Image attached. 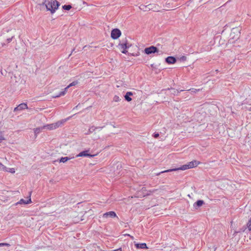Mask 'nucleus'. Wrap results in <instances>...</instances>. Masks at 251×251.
<instances>
[{
	"instance_id": "f257e3e1",
	"label": "nucleus",
	"mask_w": 251,
	"mask_h": 251,
	"mask_svg": "<svg viewBox=\"0 0 251 251\" xmlns=\"http://www.w3.org/2000/svg\"><path fill=\"white\" fill-rule=\"evenodd\" d=\"M200 163V162L197 161L196 160H193L190 162H189L187 164H185L181 166L179 168L169 169L165 171H162L156 174L157 176L160 175L161 174L167 172H171L173 171H177V170H185L188 169L193 168L196 167L198 166V165Z\"/></svg>"
},
{
	"instance_id": "f03ea898",
	"label": "nucleus",
	"mask_w": 251,
	"mask_h": 251,
	"mask_svg": "<svg viewBox=\"0 0 251 251\" xmlns=\"http://www.w3.org/2000/svg\"><path fill=\"white\" fill-rule=\"evenodd\" d=\"M43 5H45L47 10L52 14L57 9L60 4L56 0H45Z\"/></svg>"
},
{
	"instance_id": "7ed1b4c3",
	"label": "nucleus",
	"mask_w": 251,
	"mask_h": 251,
	"mask_svg": "<svg viewBox=\"0 0 251 251\" xmlns=\"http://www.w3.org/2000/svg\"><path fill=\"white\" fill-rule=\"evenodd\" d=\"M131 45L127 43L126 39L120 42L118 45L119 49L123 53L126 54L127 52V49H128Z\"/></svg>"
},
{
	"instance_id": "20e7f679",
	"label": "nucleus",
	"mask_w": 251,
	"mask_h": 251,
	"mask_svg": "<svg viewBox=\"0 0 251 251\" xmlns=\"http://www.w3.org/2000/svg\"><path fill=\"white\" fill-rule=\"evenodd\" d=\"M139 8L144 11H148L150 10H152L153 11H159L156 6L153 4H150L148 5H141Z\"/></svg>"
},
{
	"instance_id": "39448f33",
	"label": "nucleus",
	"mask_w": 251,
	"mask_h": 251,
	"mask_svg": "<svg viewBox=\"0 0 251 251\" xmlns=\"http://www.w3.org/2000/svg\"><path fill=\"white\" fill-rule=\"evenodd\" d=\"M158 51V49L156 47L153 46L145 48L144 50L145 53L147 54H150L153 53L157 52Z\"/></svg>"
},
{
	"instance_id": "423d86ee",
	"label": "nucleus",
	"mask_w": 251,
	"mask_h": 251,
	"mask_svg": "<svg viewBox=\"0 0 251 251\" xmlns=\"http://www.w3.org/2000/svg\"><path fill=\"white\" fill-rule=\"evenodd\" d=\"M121 35V32L120 29L118 28L113 29L111 31V37L113 39H118Z\"/></svg>"
},
{
	"instance_id": "0eeeda50",
	"label": "nucleus",
	"mask_w": 251,
	"mask_h": 251,
	"mask_svg": "<svg viewBox=\"0 0 251 251\" xmlns=\"http://www.w3.org/2000/svg\"><path fill=\"white\" fill-rule=\"evenodd\" d=\"M230 36L233 39L237 40L240 36V31L238 28H233Z\"/></svg>"
},
{
	"instance_id": "6e6552de",
	"label": "nucleus",
	"mask_w": 251,
	"mask_h": 251,
	"mask_svg": "<svg viewBox=\"0 0 251 251\" xmlns=\"http://www.w3.org/2000/svg\"><path fill=\"white\" fill-rule=\"evenodd\" d=\"M102 217L104 218H107L108 217H110V218L117 217V218H118V217L117 216L116 213L114 211H110V212H106L103 214Z\"/></svg>"
},
{
	"instance_id": "1a4fd4ad",
	"label": "nucleus",
	"mask_w": 251,
	"mask_h": 251,
	"mask_svg": "<svg viewBox=\"0 0 251 251\" xmlns=\"http://www.w3.org/2000/svg\"><path fill=\"white\" fill-rule=\"evenodd\" d=\"M89 150H86L80 152L79 154L76 155V157H94L95 155H91L88 152Z\"/></svg>"
},
{
	"instance_id": "9d476101",
	"label": "nucleus",
	"mask_w": 251,
	"mask_h": 251,
	"mask_svg": "<svg viewBox=\"0 0 251 251\" xmlns=\"http://www.w3.org/2000/svg\"><path fill=\"white\" fill-rule=\"evenodd\" d=\"M28 107L27 104L25 103H22L20 104L18 106L15 107L14 109V111H17L19 110H22L23 109H27Z\"/></svg>"
},
{
	"instance_id": "9b49d317",
	"label": "nucleus",
	"mask_w": 251,
	"mask_h": 251,
	"mask_svg": "<svg viewBox=\"0 0 251 251\" xmlns=\"http://www.w3.org/2000/svg\"><path fill=\"white\" fill-rule=\"evenodd\" d=\"M30 202H31V200L30 197L29 196V198L27 200H25L23 199H21L18 202H17L16 203V205H18L19 204H26L30 203Z\"/></svg>"
},
{
	"instance_id": "f8f14e48",
	"label": "nucleus",
	"mask_w": 251,
	"mask_h": 251,
	"mask_svg": "<svg viewBox=\"0 0 251 251\" xmlns=\"http://www.w3.org/2000/svg\"><path fill=\"white\" fill-rule=\"evenodd\" d=\"M166 62L170 64H174L176 62V59L173 56H168L165 59Z\"/></svg>"
},
{
	"instance_id": "ddd939ff",
	"label": "nucleus",
	"mask_w": 251,
	"mask_h": 251,
	"mask_svg": "<svg viewBox=\"0 0 251 251\" xmlns=\"http://www.w3.org/2000/svg\"><path fill=\"white\" fill-rule=\"evenodd\" d=\"M204 203V201L202 200H198L196 202H195L193 204L194 207L195 208H198V207L202 205Z\"/></svg>"
},
{
	"instance_id": "4468645a",
	"label": "nucleus",
	"mask_w": 251,
	"mask_h": 251,
	"mask_svg": "<svg viewBox=\"0 0 251 251\" xmlns=\"http://www.w3.org/2000/svg\"><path fill=\"white\" fill-rule=\"evenodd\" d=\"M132 95L133 93L131 92H127L124 96L125 100L127 101H130L132 100V99L130 96Z\"/></svg>"
},
{
	"instance_id": "2eb2a0df",
	"label": "nucleus",
	"mask_w": 251,
	"mask_h": 251,
	"mask_svg": "<svg viewBox=\"0 0 251 251\" xmlns=\"http://www.w3.org/2000/svg\"><path fill=\"white\" fill-rule=\"evenodd\" d=\"M135 245L137 249H145L147 248V245L146 243H137Z\"/></svg>"
},
{
	"instance_id": "dca6fc26",
	"label": "nucleus",
	"mask_w": 251,
	"mask_h": 251,
	"mask_svg": "<svg viewBox=\"0 0 251 251\" xmlns=\"http://www.w3.org/2000/svg\"><path fill=\"white\" fill-rule=\"evenodd\" d=\"M69 87H68V86L67 87H66L64 90L61 92H60V93L58 94V95H55L54 96H53V98H58V97H59L61 96H63L64 95L66 92H67V89L69 88Z\"/></svg>"
},
{
	"instance_id": "f3484780",
	"label": "nucleus",
	"mask_w": 251,
	"mask_h": 251,
	"mask_svg": "<svg viewBox=\"0 0 251 251\" xmlns=\"http://www.w3.org/2000/svg\"><path fill=\"white\" fill-rule=\"evenodd\" d=\"M99 127H95L94 126H91L88 131V132L86 133V134H89L92 132H93L96 129L98 128ZM100 128H101L102 127H99Z\"/></svg>"
},
{
	"instance_id": "a211bd4d",
	"label": "nucleus",
	"mask_w": 251,
	"mask_h": 251,
	"mask_svg": "<svg viewBox=\"0 0 251 251\" xmlns=\"http://www.w3.org/2000/svg\"><path fill=\"white\" fill-rule=\"evenodd\" d=\"M72 158H70V157H62L60 160H59V162H62V163H65L67 161L70 160Z\"/></svg>"
},
{
	"instance_id": "6ab92c4d",
	"label": "nucleus",
	"mask_w": 251,
	"mask_h": 251,
	"mask_svg": "<svg viewBox=\"0 0 251 251\" xmlns=\"http://www.w3.org/2000/svg\"><path fill=\"white\" fill-rule=\"evenodd\" d=\"M43 128H47V129H50V130H52V129H55V127H54V126H53V124H50V125H48L47 126H43Z\"/></svg>"
},
{
	"instance_id": "aec40b11",
	"label": "nucleus",
	"mask_w": 251,
	"mask_h": 251,
	"mask_svg": "<svg viewBox=\"0 0 251 251\" xmlns=\"http://www.w3.org/2000/svg\"><path fill=\"white\" fill-rule=\"evenodd\" d=\"M45 128H43V127H37V128H35L34 129V133L35 134V135L36 136L38 134H39L41 130L42 129H44Z\"/></svg>"
},
{
	"instance_id": "412c9836",
	"label": "nucleus",
	"mask_w": 251,
	"mask_h": 251,
	"mask_svg": "<svg viewBox=\"0 0 251 251\" xmlns=\"http://www.w3.org/2000/svg\"><path fill=\"white\" fill-rule=\"evenodd\" d=\"M63 124V122L59 121L56 123L53 124L55 129L59 127Z\"/></svg>"
},
{
	"instance_id": "4be33fe9",
	"label": "nucleus",
	"mask_w": 251,
	"mask_h": 251,
	"mask_svg": "<svg viewBox=\"0 0 251 251\" xmlns=\"http://www.w3.org/2000/svg\"><path fill=\"white\" fill-rule=\"evenodd\" d=\"M62 8L64 10H69L72 8V6L71 5H64L62 6Z\"/></svg>"
},
{
	"instance_id": "5701e85b",
	"label": "nucleus",
	"mask_w": 251,
	"mask_h": 251,
	"mask_svg": "<svg viewBox=\"0 0 251 251\" xmlns=\"http://www.w3.org/2000/svg\"><path fill=\"white\" fill-rule=\"evenodd\" d=\"M121 100V99L118 96H115L113 98V100L115 102H119Z\"/></svg>"
},
{
	"instance_id": "b1692460",
	"label": "nucleus",
	"mask_w": 251,
	"mask_h": 251,
	"mask_svg": "<svg viewBox=\"0 0 251 251\" xmlns=\"http://www.w3.org/2000/svg\"><path fill=\"white\" fill-rule=\"evenodd\" d=\"M0 170H3L4 171H7L6 167H5L4 165L2 164L1 163H0Z\"/></svg>"
},
{
	"instance_id": "393cba45",
	"label": "nucleus",
	"mask_w": 251,
	"mask_h": 251,
	"mask_svg": "<svg viewBox=\"0 0 251 251\" xmlns=\"http://www.w3.org/2000/svg\"><path fill=\"white\" fill-rule=\"evenodd\" d=\"M6 170H7L6 172H9L11 173H14L15 172V169L14 168H9L8 169L6 167Z\"/></svg>"
},
{
	"instance_id": "a878e982",
	"label": "nucleus",
	"mask_w": 251,
	"mask_h": 251,
	"mask_svg": "<svg viewBox=\"0 0 251 251\" xmlns=\"http://www.w3.org/2000/svg\"><path fill=\"white\" fill-rule=\"evenodd\" d=\"M247 226L249 229V230H251V218L249 221V222L247 223Z\"/></svg>"
},
{
	"instance_id": "bb28decb",
	"label": "nucleus",
	"mask_w": 251,
	"mask_h": 251,
	"mask_svg": "<svg viewBox=\"0 0 251 251\" xmlns=\"http://www.w3.org/2000/svg\"><path fill=\"white\" fill-rule=\"evenodd\" d=\"M77 81H73V82H72L71 83H70L68 86V87H70L71 86H75V85H76L77 84Z\"/></svg>"
},
{
	"instance_id": "cd10ccee",
	"label": "nucleus",
	"mask_w": 251,
	"mask_h": 251,
	"mask_svg": "<svg viewBox=\"0 0 251 251\" xmlns=\"http://www.w3.org/2000/svg\"><path fill=\"white\" fill-rule=\"evenodd\" d=\"M186 59L187 58L185 56H182L179 58V60L181 61H185L186 60Z\"/></svg>"
},
{
	"instance_id": "c85d7f7f",
	"label": "nucleus",
	"mask_w": 251,
	"mask_h": 251,
	"mask_svg": "<svg viewBox=\"0 0 251 251\" xmlns=\"http://www.w3.org/2000/svg\"><path fill=\"white\" fill-rule=\"evenodd\" d=\"M189 91H191V92L196 93L200 91V89H196L194 88L191 89L189 90Z\"/></svg>"
},
{
	"instance_id": "c756f323",
	"label": "nucleus",
	"mask_w": 251,
	"mask_h": 251,
	"mask_svg": "<svg viewBox=\"0 0 251 251\" xmlns=\"http://www.w3.org/2000/svg\"><path fill=\"white\" fill-rule=\"evenodd\" d=\"M3 246H10V245L9 244H7V243H0V247H3Z\"/></svg>"
},
{
	"instance_id": "7c9ffc66",
	"label": "nucleus",
	"mask_w": 251,
	"mask_h": 251,
	"mask_svg": "<svg viewBox=\"0 0 251 251\" xmlns=\"http://www.w3.org/2000/svg\"><path fill=\"white\" fill-rule=\"evenodd\" d=\"M159 133H154V134H153V137H154L155 138H158V137H159Z\"/></svg>"
},
{
	"instance_id": "2f4dec72",
	"label": "nucleus",
	"mask_w": 251,
	"mask_h": 251,
	"mask_svg": "<svg viewBox=\"0 0 251 251\" xmlns=\"http://www.w3.org/2000/svg\"><path fill=\"white\" fill-rule=\"evenodd\" d=\"M4 140V138L2 136V135L0 134V143H1Z\"/></svg>"
},
{
	"instance_id": "473e14b6",
	"label": "nucleus",
	"mask_w": 251,
	"mask_h": 251,
	"mask_svg": "<svg viewBox=\"0 0 251 251\" xmlns=\"http://www.w3.org/2000/svg\"><path fill=\"white\" fill-rule=\"evenodd\" d=\"M13 37H12L11 38H9L8 39H7L6 41L7 42V43H10L12 41Z\"/></svg>"
},
{
	"instance_id": "72a5a7b5",
	"label": "nucleus",
	"mask_w": 251,
	"mask_h": 251,
	"mask_svg": "<svg viewBox=\"0 0 251 251\" xmlns=\"http://www.w3.org/2000/svg\"><path fill=\"white\" fill-rule=\"evenodd\" d=\"M0 45L1 47H4L5 45V43H1L0 44Z\"/></svg>"
},
{
	"instance_id": "f704fd0d",
	"label": "nucleus",
	"mask_w": 251,
	"mask_h": 251,
	"mask_svg": "<svg viewBox=\"0 0 251 251\" xmlns=\"http://www.w3.org/2000/svg\"><path fill=\"white\" fill-rule=\"evenodd\" d=\"M78 106H79V104H78L77 106H76L75 108H77Z\"/></svg>"
}]
</instances>
